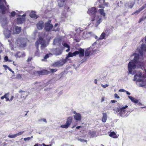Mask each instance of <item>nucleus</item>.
Returning <instances> with one entry per match:
<instances>
[{"instance_id": "obj_1", "label": "nucleus", "mask_w": 146, "mask_h": 146, "mask_svg": "<svg viewBox=\"0 0 146 146\" xmlns=\"http://www.w3.org/2000/svg\"><path fill=\"white\" fill-rule=\"evenodd\" d=\"M134 55V60L129 62L128 66L129 73L130 74L132 73V69L135 68L136 65L141 66L142 64V62L139 61V54L135 53Z\"/></svg>"}, {"instance_id": "obj_2", "label": "nucleus", "mask_w": 146, "mask_h": 146, "mask_svg": "<svg viewBox=\"0 0 146 146\" xmlns=\"http://www.w3.org/2000/svg\"><path fill=\"white\" fill-rule=\"evenodd\" d=\"M128 107V106L125 105L124 106H119L115 110V111L117 113V115L123 117H127L129 114H127L128 111H127L125 110Z\"/></svg>"}, {"instance_id": "obj_3", "label": "nucleus", "mask_w": 146, "mask_h": 146, "mask_svg": "<svg viewBox=\"0 0 146 146\" xmlns=\"http://www.w3.org/2000/svg\"><path fill=\"white\" fill-rule=\"evenodd\" d=\"M73 118L71 116H70L67 118L66 124L64 125L60 126V127L62 128L67 129L70 126L73 121Z\"/></svg>"}, {"instance_id": "obj_4", "label": "nucleus", "mask_w": 146, "mask_h": 146, "mask_svg": "<svg viewBox=\"0 0 146 146\" xmlns=\"http://www.w3.org/2000/svg\"><path fill=\"white\" fill-rule=\"evenodd\" d=\"M51 22V21L49 20L44 24V29L46 32L50 31L53 27V25L50 24Z\"/></svg>"}, {"instance_id": "obj_5", "label": "nucleus", "mask_w": 146, "mask_h": 146, "mask_svg": "<svg viewBox=\"0 0 146 146\" xmlns=\"http://www.w3.org/2000/svg\"><path fill=\"white\" fill-rule=\"evenodd\" d=\"M50 72L47 70H43L40 71H35L34 73L36 75L40 76L48 75L50 74Z\"/></svg>"}, {"instance_id": "obj_6", "label": "nucleus", "mask_w": 146, "mask_h": 146, "mask_svg": "<svg viewBox=\"0 0 146 146\" xmlns=\"http://www.w3.org/2000/svg\"><path fill=\"white\" fill-rule=\"evenodd\" d=\"M142 74L140 72H138L136 75L134 76L133 80L136 81L137 82H141L142 81Z\"/></svg>"}, {"instance_id": "obj_7", "label": "nucleus", "mask_w": 146, "mask_h": 146, "mask_svg": "<svg viewBox=\"0 0 146 146\" xmlns=\"http://www.w3.org/2000/svg\"><path fill=\"white\" fill-rule=\"evenodd\" d=\"M92 33V32H87L86 31L82 33L80 32L81 36L84 39L90 37Z\"/></svg>"}, {"instance_id": "obj_8", "label": "nucleus", "mask_w": 146, "mask_h": 146, "mask_svg": "<svg viewBox=\"0 0 146 146\" xmlns=\"http://www.w3.org/2000/svg\"><path fill=\"white\" fill-rule=\"evenodd\" d=\"M139 52L141 56H143V52H146V45L145 44H142L139 50Z\"/></svg>"}, {"instance_id": "obj_9", "label": "nucleus", "mask_w": 146, "mask_h": 146, "mask_svg": "<svg viewBox=\"0 0 146 146\" xmlns=\"http://www.w3.org/2000/svg\"><path fill=\"white\" fill-rule=\"evenodd\" d=\"M73 113L75 114L73 116L74 119L77 121H81L82 119L81 114L79 113H77L75 111H74Z\"/></svg>"}, {"instance_id": "obj_10", "label": "nucleus", "mask_w": 146, "mask_h": 146, "mask_svg": "<svg viewBox=\"0 0 146 146\" xmlns=\"http://www.w3.org/2000/svg\"><path fill=\"white\" fill-rule=\"evenodd\" d=\"M96 12V8L95 7H92L91 8L88 9L87 13L90 15H95Z\"/></svg>"}, {"instance_id": "obj_11", "label": "nucleus", "mask_w": 146, "mask_h": 146, "mask_svg": "<svg viewBox=\"0 0 146 146\" xmlns=\"http://www.w3.org/2000/svg\"><path fill=\"white\" fill-rule=\"evenodd\" d=\"M6 38H9L11 36V32L10 30L6 29L3 32Z\"/></svg>"}, {"instance_id": "obj_12", "label": "nucleus", "mask_w": 146, "mask_h": 146, "mask_svg": "<svg viewBox=\"0 0 146 146\" xmlns=\"http://www.w3.org/2000/svg\"><path fill=\"white\" fill-rule=\"evenodd\" d=\"M44 22L42 21H39L37 24L36 26L38 29L40 30L43 29Z\"/></svg>"}, {"instance_id": "obj_13", "label": "nucleus", "mask_w": 146, "mask_h": 146, "mask_svg": "<svg viewBox=\"0 0 146 146\" xmlns=\"http://www.w3.org/2000/svg\"><path fill=\"white\" fill-rule=\"evenodd\" d=\"M13 30L15 31V32H14V33L19 34L21 31V27L15 26L13 28Z\"/></svg>"}, {"instance_id": "obj_14", "label": "nucleus", "mask_w": 146, "mask_h": 146, "mask_svg": "<svg viewBox=\"0 0 146 146\" xmlns=\"http://www.w3.org/2000/svg\"><path fill=\"white\" fill-rule=\"evenodd\" d=\"M42 41H43V39L42 38H39V39L36 41L35 46L36 49L39 48V45L41 44Z\"/></svg>"}, {"instance_id": "obj_15", "label": "nucleus", "mask_w": 146, "mask_h": 146, "mask_svg": "<svg viewBox=\"0 0 146 146\" xmlns=\"http://www.w3.org/2000/svg\"><path fill=\"white\" fill-rule=\"evenodd\" d=\"M0 4H1L0 5V9L2 10L1 13L3 14H4L6 10V8L4 4L2 3V2L0 3Z\"/></svg>"}, {"instance_id": "obj_16", "label": "nucleus", "mask_w": 146, "mask_h": 146, "mask_svg": "<svg viewBox=\"0 0 146 146\" xmlns=\"http://www.w3.org/2000/svg\"><path fill=\"white\" fill-rule=\"evenodd\" d=\"M25 20V18L18 17L17 18V23L19 25L22 24Z\"/></svg>"}, {"instance_id": "obj_17", "label": "nucleus", "mask_w": 146, "mask_h": 146, "mask_svg": "<svg viewBox=\"0 0 146 146\" xmlns=\"http://www.w3.org/2000/svg\"><path fill=\"white\" fill-rule=\"evenodd\" d=\"M79 55L80 57H83L84 56V49L81 48H79L78 49Z\"/></svg>"}, {"instance_id": "obj_18", "label": "nucleus", "mask_w": 146, "mask_h": 146, "mask_svg": "<svg viewBox=\"0 0 146 146\" xmlns=\"http://www.w3.org/2000/svg\"><path fill=\"white\" fill-rule=\"evenodd\" d=\"M36 13L34 11H31L29 14L30 17L31 18L37 19L38 17V16L36 15Z\"/></svg>"}, {"instance_id": "obj_19", "label": "nucleus", "mask_w": 146, "mask_h": 146, "mask_svg": "<svg viewBox=\"0 0 146 146\" xmlns=\"http://www.w3.org/2000/svg\"><path fill=\"white\" fill-rule=\"evenodd\" d=\"M62 64L60 62H57L53 63L52 66L54 67H58L62 66Z\"/></svg>"}, {"instance_id": "obj_20", "label": "nucleus", "mask_w": 146, "mask_h": 146, "mask_svg": "<svg viewBox=\"0 0 146 146\" xmlns=\"http://www.w3.org/2000/svg\"><path fill=\"white\" fill-rule=\"evenodd\" d=\"M25 53H22L20 52H17L15 55V56L17 57L20 58L25 56Z\"/></svg>"}, {"instance_id": "obj_21", "label": "nucleus", "mask_w": 146, "mask_h": 146, "mask_svg": "<svg viewBox=\"0 0 146 146\" xmlns=\"http://www.w3.org/2000/svg\"><path fill=\"white\" fill-rule=\"evenodd\" d=\"M128 98L131 101L135 103H137L138 102V100L131 96H128Z\"/></svg>"}, {"instance_id": "obj_22", "label": "nucleus", "mask_w": 146, "mask_h": 146, "mask_svg": "<svg viewBox=\"0 0 146 146\" xmlns=\"http://www.w3.org/2000/svg\"><path fill=\"white\" fill-rule=\"evenodd\" d=\"M98 11L101 15H102L104 17L105 16L106 13L104 12V9H100L98 10Z\"/></svg>"}, {"instance_id": "obj_23", "label": "nucleus", "mask_w": 146, "mask_h": 146, "mask_svg": "<svg viewBox=\"0 0 146 146\" xmlns=\"http://www.w3.org/2000/svg\"><path fill=\"white\" fill-rule=\"evenodd\" d=\"M107 116L106 113H103V116L102 118V121L103 122H105L107 119Z\"/></svg>"}, {"instance_id": "obj_24", "label": "nucleus", "mask_w": 146, "mask_h": 146, "mask_svg": "<svg viewBox=\"0 0 146 146\" xmlns=\"http://www.w3.org/2000/svg\"><path fill=\"white\" fill-rule=\"evenodd\" d=\"M109 135L113 138H116L117 137L116 134L114 131L110 132L109 133Z\"/></svg>"}, {"instance_id": "obj_25", "label": "nucleus", "mask_w": 146, "mask_h": 146, "mask_svg": "<svg viewBox=\"0 0 146 146\" xmlns=\"http://www.w3.org/2000/svg\"><path fill=\"white\" fill-rule=\"evenodd\" d=\"M52 54L51 53H50L49 54H46L45 55V56L44 57V58L42 59V61H46L47 59L49 58L50 55H51Z\"/></svg>"}, {"instance_id": "obj_26", "label": "nucleus", "mask_w": 146, "mask_h": 146, "mask_svg": "<svg viewBox=\"0 0 146 146\" xmlns=\"http://www.w3.org/2000/svg\"><path fill=\"white\" fill-rule=\"evenodd\" d=\"M34 56H37L38 57L40 56V52H39V48L36 49V51L34 54Z\"/></svg>"}, {"instance_id": "obj_27", "label": "nucleus", "mask_w": 146, "mask_h": 146, "mask_svg": "<svg viewBox=\"0 0 146 146\" xmlns=\"http://www.w3.org/2000/svg\"><path fill=\"white\" fill-rule=\"evenodd\" d=\"M41 48H45L46 46V44L44 43V41H42L41 43Z\"/></svg>"}, {"instance_id": "obj_28", "label": "nucleus", "mask_w": 146, "mask_h": 146, "mask_svg": "<svg viewBox=\"0 0 146 146\" xmlns=\"http://www.w3.org/2000/svg\"><path fill=\"white\" fill-rule=\"evenodd\" d=\"M106 34L104 33H102L100 36V38L101 39H102L104 38L106 36Z\"/></svg>"}, {"instance_id": "obj_29", "label": "nucleus", "mask_w": 146, "mask_h": 146, "mask_svg": "<svg viewBox=\"0 0 146 146\" xmlns=\"http://www.w3.org/2000/svg\"><path fill=\"white\" fill-rule=\"evenodd\" d=\"M102 18H100L96 22L97 25H96V27H97L98 25L100 23L102 22Z\"/></svg>"}, {"instance_id": "obj_30", "label": "nucleus", "mask_w": 146, "mask_h": 146, "mask_svg": "<svg viewBox=\"0 0 146 146\" xmlns=\"http://www.w3.org/2000/svg\"><path fill=\"white\" fill-rule=\"evenodd\" d=\"M102 0H98V2H100ZM103 3L104 4V6H106L107 7L108 6V3L105 2V0H102Z\"/></svg>"}, {"instance_id": "obj_31", "label": "nucleus", "mask_w": 146, "mask_h": 146, "mask_svg": "<svg viewBox=\"0 0 146 146\" xmlns=\"http://www.w3.org/2000/svg\"><path fill=\"white\" fill-rule=\"evenodd\" d=\"M49 70L50 71V73H54L57 71V70L56 68L54 69H49Z\"/></svg>"}, {"instance_id": "obj_32", "label": "nucleus", "mask_w": 146, "mask_h": 146, "mask_svg": "<svg viewBox=\"0 0 146 146\" xmlns=\"http://www.w3.org/2000/svg\"><path fill=\"white\" fill-rule=\"evenodd\" d=\"M16 14V12L14 11H12L11 13V14L10 15V17H14Z\"/></svg>"}, {"instance_id": "obj_33", "label": "nucleus", "mask_w": 146, "mask_h": 146, "mask_svg": "<svg viewBox=\"0 0 146 146\" xmlns=\"http://www.w3.org/2000/svg\"><path fill=\"white\" fill-rule=\"evenodd\" d=\"M85 54L86 56H89V55L90 54V52L88 50H86L85 52Z\"/></svg>"}, {"instance_id": "obj_34", "label": "nucleus", "mask_w": 146, "mask_h": 146, "mask_svg": "<svg viewBox=\"0 0 146 146\" xmlns=\"http://www.w3.org/2000/svg\"><path fill=\"white\" fill-rule=\"evenodd\" d=\"M17 137L16 134H15L13 135H8V137L10 138H14Z\"/></svg>"}, {"instance_id": "obj_35", "label": "nucleus", "mask_w": 146, "mask_h": 146, "mask_svg": "<svg viewBox=\"0 0 146 146\" xmlns=\"http://www.w3.org/2000/svg\"><path fill=\"white\" fill-rule=\"evenodd\" d=\"M146 7V3L143 5L140 8V11H142Z\"/></svg>"}, {"instance_id": "obj_36", "label": "nucleus", "mask_w": 146, "mask_h": 146, "mask_svg": "<svg viewBox=\"0 0 146 146\" xmlns=\"http://www.w3.org/2000/svg\"><path fill=\"white\" fill-rule=\"evenodd\" d=\"M3 22L5 23V24L7 25L8 24V20L7 18L6 17L3 20Z\"/></svg>"}, {"instance_id": "obj_37", "label": "nucleus", "mask_w": 146, "mask_h": 146, "mask_svg": "<svg viewBox=\"0 0 146 146\" xmlns=\"http://www.w3.org/2000/svg\"><path fill=\"white\" fill-rule=\"evenodd\" d=\"M98 7L102 8V9H104L105 8V6H104V4H101L100 5H99Z\"/></svg>"}, {"instance_id": "obj_38", "label": "nucleus", "mask_w": 146, "mask_h": 146, "mask_svg": "<svg viewBox=\"0 0 146 146\" xmlns=\"http://www.w3.org/2000/svg\"><path fill=\"white\" fill-rule=\"evenodd\" d=\"M79 51H76L73 53V56H76L78 54Z\"/></svg>"}, {"instance_id": "obj_39", "label": "nucleus", "mask_w": 146, "mask_h": 146, "mask_svg": "<svg viewBox=\"0 0 146 146\" xmlns=\"http://www.w3.org/2000/svg\"><path fill=\"white\" fill-rule=\"evenodd\" d=\"M145 17H142L141 18L139 21V23H140L142 21L144 20L145 19Z\"/></svg>"}, {"instance_id": "obj_40", "label": "nucleus", "mask_w": 146, "mask_h": 146, "mask_svg": "<svg viewBox=\"0 0 146 146\" xmlns=\"http://www.w3.org/2000/svg\"><path fill=\"white\" fill-rule=\"evenodd\" d=\"M9 93H8L7 94L4 95L3 96L1 97V99L3 100V99L4 98H7V96L8 95H9Z\"/></svg>"}, {"instance_id": "obj_41", "label": "nucleus", "mask_w": 146, "mask_h": 146, "mask_svg": "<svg viewBox=\"0 0 146 146\" xmlns=\"http://www.w3.org/2000/svg\"><path fill=\"white\" fill-rule=\"evenodd\" d=\"M134 5V3L133 2L131 3L129 6V8H132L133 6Z\"/></svg>"}, {"instance_id": "obj_42", "label": "nucleus", "mask_w": 146, "mask_h": 146, "mask_svg": "<svg viewBox=\"0 0 146 146\" xmlns=\"http://www.w3.org/2000/svg\"><path fill=\"white\" fill-rule=\"evenodd\" d=\"M24 132V131H20V132H19V133L16 134L17 137L18 136H19V135H22V134H23V133Z\"/></svg>"}, {"instance_id": "obj_43", "label": "nucleus", "mask_w": 146, "mask_h": 146, "mask_svg": "<svg viewBox=\"0 0 146 146\" xmlns=\"http://www.w3.org/2000/svg\"><path fill=\"white\" fill-rule=\"evenodd\" d=\"M73 56V53H71V52H69L68 54V57H72Z\"/></svg>"}, {"instance_id": "obj_44", "label": "nucleus", "mask_w": 146, "mask_h": 146, "mask_svg": "<svg viewBox=\"0 0 146 146\" xmlns=\"http://www.w3.org/2000/svg\"><path fill=\"white\" fill-rule=\"evenodd\" d=\"M63 44V46L65 47H66V48H68L70 47L69 45L68 44H67L66 43H64L63 44Z\"/></svg>"}, {"instance_id": "obj_45", "label": "nucleus", "mask_w": 146, "mask_h": 146, "mask_svg": "<svg viewBox=\"0 0 146 146\" xmlns=\"http://www.w3.org/2000/svg\"><path fill=\"white\" fill-rule=\"evenodd\" d=\"M16 77L17 78H22V75L20 74H18Z\"/></svg>"}, {"instance_id": "obj_46", "label": "nucleus", "mask_w": 146, "mask_h": 146, "mask_svg": "<svg viewBox=\"0 0 146 146\" xmlns=\"http://www.w3.org/2000/svg\"><path fill=\"white\" fill-rule=\"evenodd\" d=\"M33 59V58L32 57H30L28 58L27 60V62H29L31 61V60Z\"/></svg>"}, {"instance_id": "obj_47", "label": "nucleus", "mask_w": 146, "mask_h": 146, "mask_svg": "<svg viewBox=\"0 0 146 146\" xmlns=\"http://www.w3.org/2000/svg\"><path fill=\"white\" fill-rule=\"evenodd\" d=\"M140 11V8H139L138 10L136 11L135 12L133 13V14H132V15L135 14L136 13H139L140 11Z\"/></svg>"}, {"instance_id": "obj_48", "label": "nucleus", "mask_w": 146, "mask_h": 146, "mask_svg": "<svg viewBox=\"0 0 146 146\" xmlns=\"http://www.w3.org/2000/svg\"><path fill=\"white\" fill-rule=\"evenodd\" d=\"M31 139L30 137H28L27 138H24V140L25 141H29Z\"/></svg>"}, {"instance_id": "obj_49", "label": "nucleus", "mask_w": 146, "mask_h": 146, "mask_svg": "<svg viewBox=\"0 0 146 146\" xmlns=\"http://www.w3.org/2000/svg\"><path fill=\"white\" fill-rule=\"evenodd\" d=\"M114 97L115 98L118 99L119 98V97L118 96L117 94L116 93L114 94Z\"/></svg>"}, {"instance_id": "obj_50", "label": "nucleus", "mask_w": 146, "mask_h": 146, "mask_svg": "<svg viewBox=\"0 0 146 146\" xmlns=\"http://www.w3.org/2000/svg\"><path fill=\"white\" fill-rule=\"evenodd\" d=\"M4 59L6 62L8 61L9 60L7 56H6L4 57Z\"/></svg>"}, {"instance_id": "obj_51", "label": "nucleus", "mask_w": 146, "mask_h": 146, "mask_svg": "<svg viewBox=\"0 0 146 146\" xmlns=\"http://www.w3.org/2000/svg\"><path fill=\"white\" fill-rule=\"evenodd\" d=\"M95 17L94 16L92 17L91 19V21L93 22V21H94L95 20Z\"/></svg>"}, {"instance_id": "obj_52", "label": "nucleus", "mask_w": 146, "mask_h": 146, "mask_svg": "<svg viewBox=\"0 0 146 146\" xmlns=\"http://www.w3.org/2000/svg\"><path fill=\"white\" fill-rule=\"evenodd\" d=\"M101 86L102 87H103L104 88H105L106 87H107L108 86V84H105V85L102 84Z\"/></svg>"}, {"instance_id": "obj_53", "label": "nucleus", "mask_w": 146, "mask_h": 146, "mask_svg": "<svg viewBox=\"0 0 146 146\" xmlns=\"http://www.w3.org/2000/svg\"><path fill=\"white\" fill-rule=\"evenodd\" d=\"M2 2H4L5 4L6 3V1L5 0H0V3Z\"/></svg>"}, {"instance_id": "obj_54", "label": "nucleus", "mask_w": 146, "mask_h": 146, "mask_svg": "<svg viewBox=\"0 0 146 146\" xmlns=\"http://www.w3.org/2000/svg\"><path fill=\"white\" fill-rule=\"evenodd\" d=\"M2 48H3V45L0 42V49H2Z\"/></svg>"}, {"instance_id": "obj_55", "label": "nucleus", "mask_w": 146, "mask_h": 146, "mask_svg": "<svg viewBox=\"0 0 146 146\" xmlns=\"http://www.w3.org/2000/svg\"><path fill=\"white\" fill-rule=\"evenodd\" d=\"M111 102L112 103H114L116 102L117 101L116 100H113L111 101Z\"/></svg>"}, {"instance_id": "obj_56", "label": "nucleus", "mask_w": 146, "mask_h": 146, "mask_svg": "<svg viewBox=\"0 0 146 146\" xmlns=\"http://www.w3.org/2000/svg\"><path fill=\"white\" fill-rule=\"evenodd\" d=\"M42 120L44 122H45V123H46L47 122V121H46V119H42L41 120Z\"/></svg>"}, {"instance_id": "obj_57", "label": "nucleus", "mask_w": 146, "mask_h": 146, "mask_svg": "<svg viewBox=\"0 0 146 146\" xmlns=\"http://www.w3.org/2000/svg\"><path fill=\"white\" fill-rule=\"evenodd\" d=\"M104 99H105V97H102L101 99V102H103L104 100Z\"/></svg>"}, {"instance_id": "obj_58", "label": "nucleus", "mask_w": 146, "mask_h": 146, "mask_svg": "<svg viewBox=\"0 0 146 146\" xmlns=\"http://www.w3.org/2000/svg\"><path fill=\"white\" fill-rule=\"evenodd\" d=\"M42 145L43 146H51V145H45L44 143H43L42 144Z\"/></svg>"}, {"instance_id": "obj_59", "label": "nucleus", "mask_w": 146, "mask_h": 146, "mask_svg": "<svg viewBox=\"0 0 146 146\" xmlns=\"http://www.w3.org/2000/svg\"><path fill=\"white\" fill-rule=\"evenodd\" d=\"M26 16V14L25 13L22 16H21L22 17L21 18H23V17L25 18V17Z\"/></svg>"}, {"instance_id": "obj_60", "label": "nucleus", "mask_w": 146, "mask_h": 146, "mask_svg": "<svg viewBox=\"0 0 146 146\" xmlns=\"http://www.w3.org/2000/svg\"><path fill=\"white\" fill-rule=\"evenodd\" d=\"M8 69L11 72H12L13 73H14V71H13L10 68H8Z\"/></svg>"}, {"instance_id": "obj_61", "label": "nucleus", "mask_w": 146, "mask_h": 146, "mask_svg": "<svg viewBox=\"0 0 146 146\" xmlns=\"http://www.w3.org/2000/svg\"><path fill=\"white\" fill-rule=\"evenodd\" d=\"M118 91H126L125 90L123 89H120Z\"/></svg>"}, {"instance_id": "obj_62", "label": "nucleus", "mask_w": 146, "mask_h": 146, "mask_svg": "<svg viewBox=\"0 0 146 146\" xmlns=\"http://www.w3.org/2000/svg\"><path fill=\"white\" fill-rule=\"evenodd\" d=\"M90 133L91 135H92L93 134H95V132H94V131H91V132H90Z\"/></svg>"}, {"instance_id": "obj_63", "label": "nucleus", "mask_w": 146, "mask_h": 146, "mask_svg": "<svg viewBox=\"0 0 146 146\" xmlns=\"http://www.w3.org/2000/svg\"><path fill=\"white\" fill-rule=\"evenodd\" d=\"M70 47H69L68 48V49L66 50V51L67 52H68L70 51Z\"/></svg>"}, {"instance_id": "obj_64", "label": "nucleus", "mask_w": 146, "mask_h": 146, "mask_svg": "<svg viewBox=\"0 0 146 146\" xmlns=\"http://www.w3.org/2000/svg\"><path fill=\"white\" fill-rule=\"evenodd\" d=\"M13 96H11V99L9 100V101H11L13 100Z\"/></svg>"}]
</instances>
